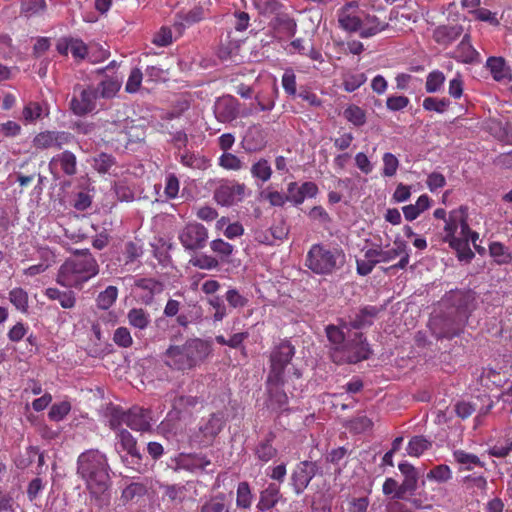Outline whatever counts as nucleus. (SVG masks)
<instances>
[{"mask_svg":"<svg viewBox=\"0 0 512 512\" xmlns=\"http://www.w3.org/2000/svg\"><path fill=\"white\" fill-rule=\"evenodd\" d=\"M118 296V289L115 286H108L104 291L100 292L97 297V306L102 310L109 309Z\"/></svg>","mask_w":512,"mask_h":512,"instance_id":"nucleus-44","label":"nucleus"},{"mask_svg":"<svg viewBox=\"0 0 512 512\" xmlns=\"http://www.w3.org/2000/svg\"><path fill=\"white\" fill-rule=\"evenodd\" d=\"M222 427V418L213 414L207 421L199 426L198 431L191 436L190 441L197 446L206 447L213 442Z\"/></svg>","mask_w":512,"mask_h":512,"instance_id":"nucleus-11","label":"nucleus"},{"mask_svg":"<svg viewBox=\"0 0 512 512\" xmlns=\"http://www.w3.org/2000/svg\"><path fill=\"white\" fill-rule=\"evenodd\" d=\"M489 255L497 265H507L512 262V253L503 243L494 241L489 244Z\"/></svg>","mask_w":512,"mask_h":512,"instance_id":"nucleus-32","label":"nucleus"},{"mask_svg":"<svg viewBox=\"0 0 512 512\" xmlns=\"http://www.w3.org/2000/svg\"><path fill=\"white\" fill-rule=\"evenodd\" d=\"M48 115L45 107L39 102H29L23 108L22 116L26 123H34L43 116Z\"/></svg>","mask_w":512,"mask_h":512,"instance_id":"nucleus-39","label":"nucleus"},{"mask_svg":"<svg viewBox=\"0 0 512 512\" xmlns=\"http://www.w3.org/2000/svg\"><path fill=\"white\" fill-rule=\"evenodd\" d=\"M211 353L210 341L193 338L182 345H170L162 354V360L170 369L184 372L199 366Z\"/></svg>","mask_w":512,"mask_h":512,"instance_id":"nucleus-2","label":"nucleus"},{"mask_svg":"<svg viewBox=\"0 0 512 512\" xmlns=\"http://www.w3.org/2000/svg\"><path fill=\"white\" fill-rule=\"evenodd\" d=\"M203 10L201 8H194L185 14L183 22H175L173 27L178 32L179 35L182 34V31L185 29L186 25H191L197 23L203 19Z\"/></svg>","mask_w":512,"mask_h":512,"instance_id":"nucleus-45","label":"nucleus"},{"mask_svg":"<svg viewBox=\"0 0 512 512\" xmlns=\"http://www.w3.org/2000/svg\"><path fill=\"white\" fill-rule=\"evenodd\" d=\"M398 469L403 475L404 479L400 484L399 496H412L414 495L418 486V472L416 468L407 461H402L398 464Z\"/></svg>","mask_w":512,"mask_h":512,"instance_id":"nucleus-24","label":"nucleus"},{"mask_svg":"<svg viewBox=\"0 0 512 512\" xmlns=\"http://www.w3.org/2000/svg\"><path fill=\"white\" fill-rule=\"evenodd\" d=\"M113 341L117 346L123 348H128L133 343L130 331L126 327H119L115 330L113 335Z\"/></svg>","mask_w":512,"mask_h":512,"instance_id":"nucleus-55","label":"nucleus"},{"mask_svg":"<svg viewBox=\"0 0 512 512\" xmlns=\"http://www.w3.org/2000/svg\"><path fill=\"white\" fill-rule=\"evenodd\" d=\"M207 239L208 231L199 223H190L186 225L179 234V240L187 250L203 248Z\"/></svg>","mask_w":512,"mask_h":512,"instance_id":"nucleus-13","label":"nucleus"},{"mask_svg":"<svg viewBox=\"0 0 512 512\" xmlns=\"http://www.w3.org/2000/svg\"><path fill=\"white\" fill-rule=\"evenodd\" d=\"M173 42L172 31L169 27L163 26L155 33L152 43L158 47H166Z\"/></svg>","mask_w":512,"mask_h":512,"instance_id":"nucleus-58","label":"nucleus"},{"mask_svg":"<svg viewBox=\"0 0 512 512\" xmlns=\"http://www.w3.org/2000/svg\"><path fill=\"white\" fill-rule=\"evenodd\" d=\"M98 99V90H95L93 86H88L82 89L79 95L72 97L70 108L75 115L84 116L97 109Z\"/></svg>","mask_w":512,"mask_h":512,"instance_id":"nucleus-12","label":"nucleus"},{"mask_svg":"<svg viewBox=\"0 0 512 512\" xmlns=\"http://www.w3.org/2000/svg\"><path fill=\"white\" fill-rule=\"evenodd\" d=\"M70 411L71 404L68 401H62L51 406L48 416L52 421L59 422L62 421Z\"/></svg>","mask_w":512,"mask_h":512,"instance_id":"nucleus-48","label":"nucleus"},{"mask_svg":"<svg viewBox=\"0 0 512 512\" xmlns=\"http://www.w3.org/2000/svg\"><path fill=\"white\" fill-rule=\"evenodd\" d=\"M318 465L312 461H302L296 465L291 474V485L294 492L300 495L308 487L317 473Z\"/></svg>","mask_w":512,"mask_h":512,"instance_id":"nucleus-14","label":"nucleus"},{"mask_svg":"<svg viewBox=\"0 0 512 512\" xmlns=\"http://www.w3.org/2000/svg\"><path fill=\"white\" fill-rule=\"evenodd\" d=\"M362 11L356 2H350L341 7L337 12L339 27L346 32H358L361 27Z\"/></svg>","mask_w":512,"mask_h":512,"instance_id":"nucleus-15","label":"nucleus"},{"mask_svg":"<svg viewBox=\"0 0 512 512\" xmlns=\"http://www.w3.org/2000/svg\"><path fill=\"white\" fill-rule=\"evenodd\" d=\"M210 460L202 454H180L176 459L177 468L190 472L204 470L210 465Z\"/></svg>","mask_w":512,"mask_h":512,"instance_id":"nucleus-26","label":"nucleus"},{"mask_svg":"<svg viewBox=\"0 0 512 512\" xmlns=\"http://www.w3.org/2000/svg\"><path fill=\"white\" fill-rule=\"evenodd\" d=\"M57 51L64 56L71 53L76 61L84 60L88 55L87 45L79 38L64 37L58 40Z\"/></svg>","mask_w":512,"mask_h":512,"instance_id":"nucleus-22","label":"nucleus"},{"mask_svg":"<svg viewBox=\"0 0 512 512\" xmlns=\"http://www.w3.org/2000/svg\"><path fill=\"white\" fill-rule=\"evenodd\" d=\"M142 80V71L139 68L132 69L125 85L126 92L136 93L141 86Z\"/></svg>","mask_w":512,"mask_h":512,"instance_id":"nucleus-54","label":"nucleus"},{"mask_svg":"<svg viewBox=\"0 0 512 512\" xmlns=\"http://www.w3.org/2000/svg\"><path fill=\"white\" fill-rule=\"evenodd\" d=\"M474 297L469 292L450 291V308L455 307L453 322L463 325L473 309Z\"/></svg>","mask_w":512,"mask_h":512,"instance_id":"nucleus-18","label":"nucleus"},{"mask_svg":"<svg viewBox=\"0 0 512 512\" xmlns=\"http://www.w3.org/2000/svg\"><path fill=\"white\" fill-rule=\"evenodd\" d=\"M147 487L140 482H132L127 485L121 493V500L127 503L135 498L142 497L146 494Z\"/></svg>","mask_w":512,"mask_h":512,"instance_id":"nucleus-43","label":"nucleus"},{"mask_svg":"<svg viewBox=\"0 0 512 512\" xmlns=\"http://www.w3.org/2000/svg\"><path fill=\"white\" fill-rule=\"evenodd\" d=\"M345 119L356 127L363 126L366 123V112L359 106L351 104L343 112Z\"/></svg>","mask_w":512,"mask_h":512,"instance_id":"nucleus-40","label":"nucleus"},{"mask_svg":"<svg viewBox=\"0 0 512 512\" xmlns=\"http://www.w3.org/2000/svg\"><path fill=\"white\" fill-rule=\"evenodd\" d=\"M200 512H230L229 508L225 505L224 499L215 497L205 502Z\"/></svg>","mask_w":512,"mask_h":512,"instance_id":"nucleus-64","label":"nucleus"},{"mask_svg":"<svg viewBox=\"0 0 512 512\" xmlns=\"http://www.w3.org/2000/svg\"><path fill=\"white\" fill-rule=\"evenodd\" d=\"M467 210V207L461 206L450 212V248L455 250L456 257L462 264L470 263L475 257L469 241L475 244L479 238V234L472 231L468 225Z\"/></svg>","mask_w":512,"mask_h":512,"instance_id":"nucleus-4","label":"nucleus"},{"mask_svg":"<svg viewBox=\"0 0 512 512\" xmlns=\"http://www.w3.org/2000/svg\"><path fill=\"white\" fill-rule=\"evenodd\" d=\"M281 497L280 487L275 483H270L260 493L257 509L260 512H268L279 502Z\"/></svg>","mask_w":512,"mask_h":512,"instance_id":"nucleus-28","label":"nucleus"},{"mask_svg":"<svg viewBox=\"0 0 512 512\" xmlns=\"http://www.w3.org/2000/svg\"><path fill=\"white\" fill-rule=\"evenodd\" d=\"M9 300L21 313H27L29 308L28 293L22 288H14L9 292Z\"/></svg>","mask_w":512,"mask_h":512,"instance_id":"nucleus-41","label":"nucleus"},{"mask_svg":"<svg viewBox=\"0 0 512 512\" xmlns=\"http://www.w3.org/2000/svg\"><path fill=\"white\" fill-rule=\"evenodd\" d=\"M282 86L289 96H296V76L292 69H286L282 76Z\"/></svg>","mask_w":512,"mask_h":512,"instance_id":"nucleus-59","label":"nucleus"},{"mask_svg":"<svg viewBox=\"0 0 512 512\" xmlns=\"http://www.w3.org/2000/svg\"><path fill=\"white\" fill-rule=\"evenodd\" d=\"M45 295L50 300H57L64 309H71L76 304V297L72 291H61L57 288H47Z\"/></svg>","mask_w":512,"mask_h":512,"instance_id":"nucleus-31","label":"nucleus"},{"mask_svg":"<svg viewBox=\"0 0 512 512\" xmlns=\"http://www.w3.org/2000/svg\"><path fill=\"white\" fill-rule=\"evenodd\" d=\"M99 264L89 249L75 250L59 268L57 283L63 287L81 288L97 276Z\"/></svg>","mask_w":512,"mask_h":512,"instance_id":"nucleus-3","label":"nucleus"},{"mask_svg":"<svg viewBox=\"0 0 512 512\" xmlns=\"http://www.w3.org/2000/svg\"><path fill=\"white\" fill-rule=\"evenodd\" d=\"M250 172L256 181H260L263 184L271 178L272 168L267 159L261 158L252 164Z\"/></svg>","mask_w":512,"mask_h":512,"instance_id":"nucleus-37","label":"nucleus"},{"mask_svg":"<svg viewBox=\"0 0 512 512\" xmlns=\"http://www.w3.org/2000/svg\"><path fill=\"white\" fill-rule=\"evenodd\" d=\"M377 313L376 308L374 307H367L364 308L361 313L357 316V318L353 321L352 325L354 328H361L366 325L372 324V318L375 317Z\"/></svg>","mask_w":512,"mask_h":512,"instance_id":"nucleus-61","label":"nucleus"},{"mask_svg":"<svg viewBox=\"0 0 512 512\" xmlns=\"http://www.w3.org/2000/svg\"><path fill=\"white\" fill-rule=\"evenodd\" d=\"M284 377L280 379H271V375L268 374L266 380V389L268 399L266 405L273 411H285L287 410L288 397L283 390Z\"/></svg>","mask_w":512,"mask_h":512,"instance_id":"nucleus-16","label":"nucleus"},{"mask_svg":"<svg viewBox=\"0 0 512 512\" xmlns=\"http://www.w3.org/2000/svg\"><path fill=\"white\" fill-rule=\"evenodd\" d=\"M274 435L270 433L268 437L258 443L255 448V455L258 460L267 463L277 455V449L273 446L272 442Z\"/></svg>","mask_w":512,"mask_h":512,"instance_id":"nucleus-33","label":"nucleus"},{"mask_svg":"<svg viewBox=\"0 0 512 512\" xmlns=\"http://www.w3.org/2000/svg\"><path fill=\"white\" fill-rule=\"evenodd\" d=\"M295 354V347L287 340L280 341L275 345L270 354L271 379L284 377V371Z\"/></svg>","mask_w":512,"mask_h":512,"instance_id":"nucleus-8","label":"nucleus"},{"mask_svg":"<svg viewBox=\"0 0 512 512\" xmlns=\"http://www.w3.org/2000/svg\"><path fill=\"white\" fill-rule=\"evenodd\" d=\"M246 196V186L235 181L221 183L214 192L215 201L225 207L241 202Z\"/></svg>","mask_w":512,"mask_h":512,"instance_id":"nucleus-10","label":"nucleus"},{"mask_svg":"<svg viewBox=\"0 0 512 512\" xmlns=\"http://www.w3.org/2000/svg\"><path fill=\"white\" fill-rule=\"evenodd\" d=\"M236 504L241 508H249L252 504V493L247 482H240L237 487Z\"/></svg>","mask_w":512,"mask_h":512,"instance_id":"nucleus-47","label":"nucleus"},{"mask_svg":"<svg viewBox=\"0 0 512 512\" xmlns=\"http://www.w3.org/2000/svg\"><path fill=\"white\" fill-rule=\"evenodd\" d=\"M463 484L466 485L468 489H478L480 491H485L487 488V480L483 475L470 474L463 478Z\"/></svg>","mask_w":512,"mask_h":512,"instance_id":"nucleus-62","label":"nucleus"},{"mask_svg":"<svg viewBox=\"0 0 512 512\" xmlns=\"http://www.w3.org/2000/svg\"><path fill=\"white\" fill-rule=\"evenodd\" d=\"M50 172L54 175H58L60 172L65 175L72 176L77 171V159L74 153L71 151H63L60 154L55 155L49 162Z\"/></svg>","mask_w":512,"mask_h":512,"instance_id":"nucleus-20","label":"nucleus"},{"mask_svg":"<svg viewBox=\"0 0 512 512\" xmlns=\"http://www.w3.org/2000/svg\"><path fill=\"white\" fill-rule=\"evenodd\" d=\"M150 411L141 407H132L128 411L115 409L109 420L111 429H118L123 424L134 431L146 432L151 429Z\"/></svg>","mask_w":512,"mask_h":512,"instance_id":"nucleus-7","label":"nucleus"},{"mask_svg":"<svg viewBox=\"0 0 512 512\" xmlns=\"http://www.w3.org/2000/svg\"><path fill=\"white\" fill-rule=\"evenodd\" d=\"M454 411L461 419H467L476 411V405L471 401L461 400L455 404Z\"/></svg>","mask_w":512,"mask_h":512,"instance_id":"nucleus-63","label":"nucleus"},{"mask_svg":"<svg viewBox=\"0 0 512 512\" xmlns=\"http://www.w3.org/2000/svg\"><path fill=\"white\" fill-rule=\"evenodd\" d=\"M45 0H26L22 2L21 12L26 17H31L45 10Z\"/></svg>","mask_w":512,"mask_h":512,"instance_id":"nucleus-52","label":"nucleus"},{"mask_svg":"<svg viewBox=\"0 0 512 512\" xmlns=\"http://www.w3.org/2000/svg\"><path fill=\"white\" fill-rule=\"evenodd\" d=\"M431 446V441H429L424 436H413L406 446V454L410 457L418 458L422 456L427 450H429Z\"/></svg>","mask_w":512,"mask_h":512,"instance_id":"nucleus-34","label":"nucleus"},{"mask_svg":"<svg viewBox=\"0 0 512 512\" xmlns=\"http://www.w3.org/2000/svg\"><path fill=\"white\" fill-rule=\"evenodd\" d=\"M117 431L116 433V449L120 451H125L126 456H122V462L130 468L139 471V465L141 462V454L137 449V441L132 436V434L123 428L118 427V429H114Z\"/></svg>","mask_w":512,"mask_h":512,"instance_id":"nucleus-9","label":"nucleus"},{"mask_svg":"<svg viewBox=\"0 0 512 512\" xmlns=\"http://www.w3.org/2000/svg\"><path fill=\"white\" fill-rule=\"evenodd\" d=\"M111 482L100 483L98 485L85 486L91 499L94 501L98 509L107 508L111 502L110 493Z\"/></svg>","mask_w":512,"mask_h":512,"instance_id":"nucleus-27","label":"nucleus"},{"mask_svg":"<svg viewBox=\"0 0 512 512\" xmlns=\"http://www.w3.org/2000/svg\"><path fill=\"white\" fill-rule=\"evenodd\" d=\"M405 248V241L401 238L394 240V247L391 249H383L381 246L367 249L365 251V258L375 260V264L388 263L396 259Z\"/></svg>","mask_w":512,"mask_h":512,"instance_id":"nucleus-21","label":"nucleus"},{"mask_svg":"<svg viewBox=\"0 0 512 512\" xmlns=\"http://www.w3.org/2000/svg\"><path fill=\"white\" fill-rule=\"evenodd\" d=\"M121 88V82L115 78H106L101 81L95 90H98V97L104 99H111L116 96Z\"/></svg>","mask_w":512,"mask_h":512,"instance_id":"nucleus-36","label":"nucleus"},{"mask_svg":"<svg viewBox=\"0 0 512 512\" xmlns=\"http://www.w3.org/2000/svg\"><path fill=\"white\" fill-rule=\"evenodd\" d=\"M450 58L464 64H478L481 62L480 53L473 47L470 35L467 33L450 51Z\"/></svg>","mask_w":512,"mask_h":512,"instance_id":"nucleus-19","label":"nucleus"},{"mask_svg":"<svg viewBox=\"0 0 512 512\" xmlns=\"http://www.w3.org/2000/svg\"><path fill=\"white\" fill-rule=\"evenodd\" d=\"M426 479L437 484L445 483L448 480V466L445 464L435 466L427 473Z\"/></svg>","mask_w":512,"mask_h":512,"instance_id":"nucleus-53","label":"nucleus"},{"mask_svg":"<svg viewBox=\"0 0 512 512\" xmlns=\"http://www.w3.org/2000/svg\"><path fill=\"white\" fill-rule=\"evenodd\" d=\"M243 142L250 151L262 149L266 145V137L263 129L258 125L249 127L243 138Z\"/></svg>","mask_w":512,"mask_h":512,"instance_id":"nucleus-30","label":"nucleus"},{"mask_svg":"<svg viewBox=\"0 0 512 512\" xmlns=\"http://www.w3.org/2000/svg\"><path fill=\"white\" fill-rule=\"evenodd\" d=\"M383 161V169H382V175L386 177H392L396 174L397 169L399 167V160L398 158L390 153H384L382 157Z\"/></svg>","mask_w":512,"mask_h":512,"instance_id":"nucleus-51","label":"nucleus"},{"mask_svg":"<svg viewBox=\"0 0 512 512\" xmlns=\"http://www.w3.org/2000/svg\"><path fill=\"white\" fill-rule=\"evenodd\" d=\"M74 137L66 131H43L33 139V145L37 149L55 148L61 149L73 141Z\"/></svg>","mask_w":512,"mask_h":512,"instance_id":"nucleus-17","label":"nucleus"},{"mask_svg":"<svg viewBox=\"0 0 512 512\" xmlns=\"http://www.w3.org/2000/svg\"><path fill=\"white\" fill-rule=\"evenodd\" d=\"M330 355L336 364H354L366 360L371 354L370 346L363 333L353 325L342 323L325 328Z\"/></svg>","mask_w":512,"mask_h":512,"instance_id":"nucleus-1","label":"nucleus"},{"mask_svg":"<svg viewBox=\"0 0 512 512\" xmlns=\"http://www.w3.org/2000/svg\"><path fill=\"white\" fill-rule=\"evenodd\" d=\"M214 114L222 123L234 120L238 114V100L232 96L218 98L214 104Z\"/></svg>","mask_w":512,"mask_h":512,"instance_id":"nucleus-23","label":"nucleus"},{"mask_svg":"<svg viewBox=\"0 0 512 512\" xmlns=\"http://www.w3.org/2000/svg\"><path fill=\"white\" fill-rule=\"evenodd\" d=\"M486 67L489 69L493 79L497 82L511 79V69L506 64L503 57H489L486 61Z\"/></svg>","mask_w":512,"mask_h":512,"instance_id":"nucleus-29","label":"nucleus"},{"mask_svg":"<svg viewBox=\"0 0 512 512\" xmlns=\"http://www.w3.org/2000/svg\"><path fill=\"white\" fill-rule=\"evenodd\" d=\"M455 461L461 465L460 470H472L475 466L483 467L484 463L475 454L464 450H455L453 452Z\"/></svg>","mask_w":512,"mask_h":512,"instance_id":"nucleus-35","label":"nucleus"},{"mask_svg":"<svg viewBox=\"0 0 512 512\" xmlns=\"http://www.w3.org/2000/svg\"><path fill=\"white\" fill-rule=\"evenodd\" d=\"M361 27L358 30L361 38H371L382 31H385L389 24L385 21H381L375 15H370L364 12L361 19Z\"/></svg>","mask_w":512,"mask_h":512,"instance_id":"nucleus-25","label":"nucleus"},{"mask_svg":"<svg viewBox=\"0 0 512 512\" xmlns=\"http://www.w3.org/2000/svg\"><path fill=\"white\" fill-rule=\"evenodd\" d=\"M262 199L268 201L271 206L282 207L287 201L286 194L271 190L270 187H267L260 193Z\"/></svg>","mask_w":512,"mask_h":512,"instance_id":"nucleus-50","label":"nucleus"},{"mask_svg":"<svg viewBox=\"0 0 512 512\" xmlns=\"http://www.w3.org/2000/svg\"><path fill=\"white\" fill-rule=\"evenodd\" d=\"M307 266L316 274H331L345 263V254L339 248L315 244L307 255Z\"/></svg>","mask_w":512,"mask_h":512,"instance_id":"nucleus-6","label":"nucleus"},{"mask_svg":"<svg viewBox=\"0 0 512 512\" xmlns=\"http://www.w3.org/2000/svg\"><path fill=\"white\" fill-rule=\"evenodd\" d=\"M225 298L232 308H243L248 303V299L235 288L229 289Z\"/></svg>","mask_w":512,"mask_h":512,"instance_id":"nucleus-56","label":"nucleus"},{"mask_svg":"<svg viewBox=\"0 0 512 512\" xmlns=\"http://www.w3.org/2000/svg\"><path fill=\"white\" fill-rule=\"evenodd\" d=\"M77 474L84 481L85 486L111 482L106 454L98 449L82 452L77 458Z\"/></svg>","mask_w":512,"mask_h":512,"instance_id":"nucleus-5","label":"nucleus"},{"mask_svg":"<svg viewBox=\"0 0 512 512\" xmlns=\"http://www.w3.org/2000/svg\"><path fill=\"white\" fill-rule=\"evenodd\" d=\"M445 75L441 71L435 70L429 73L426 80V91L428 93H435L440 90L445 82Z\"/></svg>","mask_w":512,"mask_h":512,"instance_id":"nucleus-49","label":"nucleus"},{"mask_svg":"<svg viewBox=\"0 0 512 512\" xmlns=\"http://www.w3.org/2000/svg\"><path fill=\"white\" fill-rule=\"evenodd\" d=\"M115 164V159L113 156L101 153L94 159V168L99 173H107Z\"/></svg>","mask_w":512,"mask_h":512,"instance_id":"nucleus-57","label":"nucleus"},{"mask_svg":"<svg viewBox=\"0 0 512 512\" xmlns=\"http://www.w3.org/2000/svg\"><path fill=\"white\" fill-rule=\"evenodd\" d=\"M512 452V439L506 438L497 441L488 450V454L496 458H504Z\"/></svg>","mask_w":512,"mask_h":512,"instance_id":"nucleus-46","label":"nucleus"},{"mask_svg":"<svg viewBox=\"0 0 512 512\" xmlns=\"http://www.w3.org/2000/svg\"><path fill=\"white\" fill-rule=\"evenodd\" d=\"M190 264L200 269L211 270L218 266V261L212 256L199 255L191 258Z\"/></svg>","mask_w":512,"mask_h":512,"instance_id":"nucleus-60","label":"nucleus"},{"mask_svg":"<svg viewBox=\"0 0 512 512\" xmlns=\"http://www.w3.org/2000/svg\"><path fill=\"white\" fill-rule=\"evenodd\" d=\"M218 165L227 171H240L246 167L243 159L231 152H223L218 158Z\"/></svg>","mask_w":512,"mask_h":512,"instance_id":"nucleus-38","label":"nucleus"},{"mask_svg":"<svg viewBox=\"0 0 512 512\" xmlns=\"http://www.w3.org/2000/svg\"><path fill=\"white\" fill-rule=\"evenodd\" d=\"M129 324L137 329L143 330L147 328L150 323L149 314L143 309L133 308L127 315Z\"/></svg>","mask_w":512,"mask_h":512,"instance_id":"nucleus-42","label":"nucleus"}]
</instances>
